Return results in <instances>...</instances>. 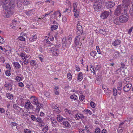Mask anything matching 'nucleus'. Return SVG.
Segmentation results:
<instances>
[{"label":"nucleus","instance_id":"nucleus-1","mask_svg":"<svg viewBox=\"0 0 133 133\" xmlns=\"http://www.w3.org/2000/svg\"><path fill=\"white\" fill-rule=\"evenodd\" d=\"M3 3L2 7L4 9L8 11L4 13L3 16L5 17L8 18L14 13L12 10L15 8V3L14 0H11L8 4L6 0Z\"/></svg>","mask_w":133,"mask_h":133},{"label":"nucleus","instance_id":"nucleus-2","mask_svg":"<svg viewBox=\"0 0 133 133\" xmlns=\"http://www.w3.org/2000/svg\"><path fill=\"white\" fill-rule=\"evenodd\" d=\"M130 0H122L123 7L124 10V14H127V12L129 8V5L130 2Z\"/></svg>","mask_w":133,"mask_h":133},{"label":"nucleus","instance_id":"nucleus-3","mask_svg":"<svg viewBox=\"0 0 133 133\" xmlns=\"http://www.w3.org/2000/svg\"><path fill=\"white\" fill-rule=\"evenodd\" d=\"M124 11L122 13L123 15H121L119 17V21L120 22L124 23L127 22L128 20L129 17L127 14V12L125 14H123Z\"/></svg>","mask_w":133,"mask_h":133},{"label":"nucleus","instance_id":"nucleus-4","mask_svg":"<svg viewBox=\"0 0 133 133\" xmlns=\"http://www.w3.org/2000/svg\"><path fill=\"white\" fill-rule=\"evenodd\" d=\"M102 5V2L101 1H98L95 2L93 7L96 11H99L101 10Z\"/></svg>","mask_w":133,"mask_h":133},{"label":"nucleus","instance_id":"nucleus-5","mask_svg":"<svg viewBox=\"0 0 133 133\" xmlns=\"http://www.w3.org/2000/svg\"><path fill=\"white\" fill-rule=\"evenodd\" d=\"M73 9L75 12L74 16L76 18H77L79 15V11L77 8V5L76 3L73 4Z\"/></svg>","mask_w":133,"mask_h":133},{"label":"nucleus","instance_id":"nucleus-6","mask_svg":"<svg viewBox=\"0 0 133 133\" xmlns=\"http://www.w3.org/2000/svg\"><path fill=\"white\" fill-rule=\"evenodd\" d=\"M123 8V6H122L120 5L118 6L115 11V14L116 15H118L122 11H123V12L124 11Z\"/></svg>","mask_w":133,"mask_h":133},{"label":"nucleus","instance_id":"nucleus-7","mask_svg":"<svg viewBox=\"0 0 133 133\" xmlns=\"http://www.w3.org/2000/svg\"><path fill=\"white\" fill-rule=\"evenodd\" d=\"M105 4L106 7L108 9L113 8L115 5V3L113 2H107Z\"/></svg>","mask_w":133,"mask_h":133},{"label":"nucleus","instance_id":"nucleus-8","mask_svg":"<svg viewBox=\"0 0 133 133\" xmlns=\"http://www.w3.org/2000/svg\"><path fill=\"white\" fill-rule=\"evenodd\" d=\"M109 14V12L105 11L102 12L100 17L102 19H105L108 17Z\"/></svg>","mask_w":133,"mask_h":133},{"label":"nucleus","instance_id":"nucleus-9","mask_svg":"<svg viewBox=\"0 0 133 133\" xmlns=\"http://www.w3.org/2000/svg\"><path fill=\"white\" fill-rule=\"evenodd\" d=\"M131 87V83L127 84L123 87V90L125 92H128L130 90Z\"/></svg>","mask_w":133,"mask_h":133},{"label":"nucleus","instance_id":"nucleus-10","mask_svg":"<svg viewBox=\"0 0 133 133\" xmlns=\"http://www.w3.org/2000/svg\"><path fill=\"white\" fill-rule=\"evenodd\" d=\"M24 107L27 109H32L33 105L30 102H28L25 103Z\"/></svg>","mask_w":133,"mask_h":133},{"label":"nucleus","instance_id":"nucleus-11","mask_svg":"<svg viewBox=\"0 0 133 133\" xmlns=\"http://www.w3.org/2000/svg\"><path fill=\"white\" fill-rule=\"evenodd\" d=\"M121 43V41L119 39H117L113 42L112 43V44L114 46L116 47L118 45H120Z\"/></svg>","mask_w":133,"mask_h":133},{"label":"nucleus","instance_id":"nucleus-12","mask_svg":"<svg viewBox=\"0 0 133 133\" xmlns=\"http://www.w3.org/2000/svg\"><path fill=\"white\" fill-rule=\"evenodd\" d=\"M14 66L16 70H19L21 68V65L18 62H13L12 63Z\"/></svg>","mask_w":133,"mask_h":133},{"label":"nucleus","instance_id":"nucleus-13","mask_svg":"<svg viewBox=\"0 0 133 133\" xmlns=\"http://www.w3.org/2000/svg\"><path fill=\"white\" fill-rule=\"evenodd\" d=\"M83 33V31L82 26L77 27V34L78 36H79Z\"/></svg>","mask_w":133,"mask_h":133},{"label":"nucleus","instance_id":"nucleus-14","mask_svg":"<svg viewBox=\"0 0 133 133\" xmlns=\"http://www.w3.org/2000/svg\"><path fill=\"white\" fill-rule=\"evenodd\" d=\"M31 99L33 100L34 104L35 105H38L39 104V102H38V100L37 98L36 97L34 96H32Z\"/></svg>","mask_w":133,"mask_h":133},{"label":"nucleus","instance_id":"nucleus-15","mask_svg":"<svg viewBox=\"0 0 133 133\" xmlns=\"http://www.w3.org/2000/svg\"><path fill=\"white\" fill-rule=\"evenodd\" d=\"M79 36H78L77 38H75L74 43L76 46H77L79 44L80 37Z\"/></svg>","mask_w":133,"mask_h":133},{"label":"nucleus","instance_id":"nucleus-16","mask_svg":"<svg viewBox=\"0 0 133 133\" xmlns=\"http://www.w3.org/2000/svg\"><path fill=\"white\" fill-rule=\"evenodd\" d=\"M62 123L65 128H69L71 126L69 122L67 121H64Z\"/></svg>","mask_w":133,"mask_h":133},{"label":"nucleus","instance_id":"nucleus-17","mask_svg":"<svg viewBox=\"0 0 133 133\" xmlns=\"http://www.w3.org/2000/svg\"><path fill=\"white\" fill-rule=\"evenodd\" d=\"M59 50L58 49H56L55 50H54L52 52L53 55L57 56L59 54Z\"/></svg>","mask_w":133,"mask_h":133},{"label":"nucleus","instance_id":"nucleus-18","mask_svg":"<svg viewBox=\"0 0 133 133\" xmlns=\"http://www.w3.org/2000/svg\"><path fill=\"white\" fill-rule=\"evenodd\" d=\"M37 39V36L36 35H32V37L29 38V40L31 42H33L35 41Z\"/></svg>","mask_w":133,"mask_h":133},{"label":"nucleus","instance_id":"nucleus-19","mask_svg":"<svg viewBox=\"0 0 133 133\" xmlns=\"http://www.w3.org/2000/svg\"><path fill=\"white\" fill-rule=\"evenodd\" d=\"M57 120L59 122H60L63 120L64 118L60 115H58L57 117Z\"/></svg>","mask_w":133,"mask_h":133},{"label":"nucleus","instance_id":"nucleus-20","mask_svg":"<svg viewBox=\"0 0 133 133\" xmlns=\"http://www.w3.org/2000/svg\"><path fill=\"white\" fill-rule=\"evenodd\" d=\"M83 74L82 72H79L78 75V77L77 78L78 80L79 81H80L83 79Z\"/></svg>","mask_w":133,"mask_h":133},{"label":"nucleus","instance_id":"nucleus-21","mask_svg":"<svg viewBox=\"0 0 133 133\" xmlns=\"http://www.w3.org/2000/svg\"><path fill=\"white\" fill-rule=\"evenodd\" d=\"M35 11V10L32 9L31 10L28 11L27 12H26V15L28 16H30L34 13Z\"/></svg>","mask_w":133,"mask_h":133},{"label":"nucleus","instance_id":"nucleus-22","mask_svg":"<svg viewBox=\"0 0 133 133\" xmlns=\"http://www.w3.org/2000/svg\"><path fill=\"white\" fill-rule=\"evenodd\" d=\"M6 96L9 99H13V95L10 93H7L6 94Z\"/></svg>","mask_w":133,"mask_h":133},{"label":"nucleus","instance_id":"nucleus-23","mask_svg":"<svg viewBox=\"0 0 133 133\" xmlns=\"http://www.w3.org/2000/svg\"><path fill=\"white\" fill-rule=\"evenodd\" d=\"M132 6L130 10V13L132 16H133V0L131 1Z\"/></svg>","mask_w":133,"mask_h":133},{"label":"nucleus","instance_id":"nucleus-24","mask_svg":"<svg viewBox=\"0 0 133 133\" xmlns=\"http://www.w3.org/2000/svg\"><path fill=\"white\" fill-rule=\"evenodd\" d=\"M118 18L117 17H115L114 18L113 20V23L116 25H118L119 22Z\"/></svg>","mask_w":133,"mask_h":133},{"label":"nucleus","instance_id":"nucleus-25","mask_svg":"<svg viewBox=\"0 0 133 133\" xmlns=\"http://www.w3.org/2000/svg\"><path fill=\"white\" fill-rule=\"evenodd\" d=\"M66 38L65 37H64L62 39V43L64 47L66 45Z\"/></svg>","mask_w":133,"mask_h":133},{"label":"nucleus","instance_id":"nucleus-26","mask_svg":"<svg viewBox=\"0 0 133 133\" xmlns=\"http://www.w3.org/2000/svg\"><path fill=\"white\" fill-rule=\"evenodd\" d=\"M11 85V83L7 81L5 82L4 86L5 87L9 88V87Z\"/></svg>","mask_w":133,"mask_h":133},{"label":"nucleus","instance_id":"nucleus-27","mask_svg":"<svg viewBox=\"0 0 133 133\" xmlns=\"http://www.w3.org/2000/svg\"><path fill=\"white\" fill-rule=\"evenodd\" d=\"M58 25L56 24L55 25H52L51 26V30L52 31L57 29L58 28Z\"/></svg>","mask_w":133,"mask_h":133},{"label":"nucleus","instance_id":"nucleus-28","mask_svg":"<svg viewBox=\"0 0 133 133\" xmlns=\"http://www.w3.org/2000/svg\"><path fill=\"white\" fill-rule=\"evenodd\" d=\"M71 6L70 4V5L69 6L68 8H66L65 9V11H64V12H70L71 10Z\"/></svg>","mask_w":133,"mask_h":133},{"label":"nucleus","instance_id":"nucleus-29","mask_svg":"<svg viewBox=\"0 0 133 133\" xmlns=\"http://www.w3.org/2000/svg\"><path fill=\"white\" fill-rule=\"evenodd\" d=\"M9 50H7L6 49H5V48H3L2 46H0V49L2 51H4V52H6L7 51H10L11 50V48L10 47H9Z\"/></svg>","mask_w":133,"mask_h":133},{"label":"nucleus","instance_id":"nucleus-30","mask_svg":"<svg viewBox=\"0 0 133 133\" xmlns=\"http://www.w3.org/2000/svg\"><path fill=\"white\" fill-rule=\"evenodd\" d=\"M23 4L25 5H28L30 4V2L29 0H24L23 2Z\"/></svg>","mask_w":133,"mask_h":133},{"label":"nucleus","instance_id":"nucleus-31","mask_svg":"<svg viewBox=\"0 0 133 133\" xmlns=\"http://www.w3.org/2000/svg\"><path fill=\"white\" fill-rule=\"evenodd\" d=\"M96 54V52L95 51H92L90 52V54L91 56L94 57Z\"/></svg>","mask_w":133,"mask_h":133},{"label":"nucleus","instance_id":"nucleus-32","mask_svg":"<svg viewBox=\"0 0 133 133\" xmlns=\"http://www.w3.org/2000/svg\"><path fill=\"white\" fill-rule=\"evenodd\" d=\"M70 98L72 99L76 100L77 98V97L76 95L73 94L70 96Z\"/></svg>","mask_w":133,"mask_h":133},{"label":"nucleus","instance_id":"nucleus-33","mask_svg":"<svg viewBox=\"0 0 133 133\" xmlns=\"http://www.w3.org/2000/svg\"><path fill=\"white\" fill-rule=\"evenodd\" d=\"M99 32L101 34L103 35H104L106 33V32L104 29H100L99 31Z\"/></svg>","mask_w":133,"mask_h":133},{"label":"nucleus","instance_id":"nucleus-34","mask_svg":"<svg viewBox=\"0 0 133 133\" xmlns=\"http://www.w3.org/2000/svg\"><path fill=\"white\" fill-rule=\"evenodd\" d=\"M44 94L46 97L48 98H50V95L49 93V92L47 91H45L44 92Z\"/></svg>","mask_w":133,"mask_h":133},{"label":"nucleus","instance_id":"nucleus-35","mask_svg":"<svg viewBox=\"0 0 133 133\" xmlns=\"http://www.w3.org/2000/svg\"><path fill=\"white\" fill-rule=\"evenodd\" d=\"M6 114L8 118L10 119H11L12 118V117L10 116V113L8 112V110H7L6 111Z\"/></svg>","mask_w":133,"mask_h":133},{"label":"nucleus","instance_id":"nucleus-36","mask_svg":"<svg viewBox=\"0 0 133 133\" xmlns=\"http://www.w3.org/2000/svg\"><path fill=\"white\" fill-rule=\"evenodd\" d=\"M100 129L99 128H97L95 129L94 132L95 133H100Z\"/></svg>","mask_w":133,"mask_h":133},{"label":"nucleus","instance_id":"nucleus-37","mask_svg":"<svg viewBox=\"0 0 133 133\" xmlns=\"http://www.w3.org/2000/svg\"><path fill=\"white\" fill-rule=\"evenodd\" d=\"M67 77L68 79L70 81L72 79V75L71 73L70 72H68L67 74Z\"/></svg>","mask_w":133,"mask_h":133},{"label":"nucleus","instance_id":"nucleus-38","mask_svg":"<svg viewBox=\"0 0 133 133\" xmlns=\"http://www.w3.org/2000/svg\"><path fill=\"white\" fill-rule=\"evenodd\" d=\"M84 110L85 112H86L85 113L86 114H89L90 115H91V111L90 110L88 109H85Z\"/></svg>","mask_w":133,"mask_h":133},{"label":"nucleus","instance_id":"nucleus-39","mask_svg":"<svg viewBox=\"0 0 133 133\" xmlns=\"http://www.w3.org/2000/svg\"><path fill=\"white\" fill-rule=\"evenodd\" d=\"M48 46H50V47H51V50L52 51H53L54 50H55V49H57L56 48V46L55 45H50Z\"/></svg>","mask_w":133,"mask_h":133},{"label":"nucleus","instance_id":"nucleus-40","mask_svg":"<svg viewBox=\"0 0 133 133\" xmlns=\"http://www.w3.org/2000/svg\"><path fill=\"white\" fill-rule=\"evenodd\" d=\"M6 67L8 69L7 70H9V71H11V69L10 65L9 63H8L6 65Z\"/></svg>","mask_w":133,"mask_h":133},{"label":"nucleus","instance_id":"nucleus-41","mask_svg":"<svg viewBox=\"0 0 133 133\" xmlns=\"http://www.w3.org/2000/svg\"><path fill=\"white\" fill-rule=\"evenodd\" d=\"M36 105H37V106L35 111L37 112H38L40 110L41 107H40V106H39V104Z\"/></svg>","mask_w":133,"mask_h":133},{"label":"nucleus","instance_id":"nucleus-42","mask_svg":"<svg viewBox=\"0 0 133 133\" xmlns=\"http://www.w3.org/2000/svg\"><path fill=\"white\" fill-rule=\"evenodd\" d=\"M15 79L18 82H20L22 80V78L19 76H17L15 78Z\"/></svg>","mask_w":133,"mask_h":133},{"label":"nucleus","instance_id":"nucleus-43","mask_svg":"<svg viewBox=\"0 0 133 133\" xmlns=\"http://www.w3.org/2000/svg\"><path fill=\"white\" fill-rule=\"evenodd\" d=\"M10 71L9 70H6L5 72L6 75L8 76H10L11 75Z\"/></svg>","mask_w":133,"mask_h":133},{"label":"nucleus","instance_id":"nucleus-44","mask_svg":"<svg viewBox=\"0 0 133 133\" xmlns=\"http://www.w3.org/2000/svg\"><path fill=\"white\" fill-rule=\"evenodd\" d=\"M119 54V53L118 51H115V52L114 54V56L115 57H116L118 56V55Z\"/></svg>","mask_w":133,"mask_h":133},{"label":"nucleus","instance_id":"nucleus-45","mask_svg":"<svg viewBox=\"0 0 133 133\" xmlns=\"http://www.w3.org/2000/svg\"><path fill=\"white\" fill-rule=\"evenodd\" d=\"M5 61V59L3 56L0 57V61L2 63H4Z\"/></svg>","mask_w":133,"mask_h":133},{"label":"nucleus","instance_id":"nucleus-46","mask_svg":"<svg viewBox=\"0 0 133 133\" xmlns=\"http://www.w3.org/2000/svg\"><path fill=\"white\" fill-rule=\"evenodd\" d=\"M117 90L115 88H114L113 89V93L114 96H116L117 95Z\"/></svg>","mask_w":133,"mask_h":133},{"label":"nucleus","instance_id":"nucleus-47","mask_svg":"<svg viewBox=\"0 0 133 133\" xmlns=\"http://www.w3.org/2000/svg\"><path fill=\"white\" fill-rule=\"evenodd\" d=\"M23 63H24V64L26 65L28 63H29V62L28 61V60L26 58H25V59H23Z\"/></svg>","mask_w":133,"mask_h":133},{"label":"nucleus","instance_id":"nucleus-48","mask_svg":"<svg viewBox=\"0 0 133 133\" xmlns=\"http://www.w3.org/2000/svg\"><path fill=\"white\" fill-rule=\"evenodd\" d=\"M18 39L19 40L22 41H24L25 40V39L24 37L22 36H20L19 37Z\"/></svg>","mask_w":133,"mask_h":133},{"label":"nucleus","instance_id":"nucleus-49","mask_svg":"<svg viewBox=\"0 0 133 133\" xmlns=\"http://www.w3.org/2000/svg\"><path fill=\"white\" fill-rule=\"evenodd\" d=\"M4 43V39L1 36H0V43L3 44Z\"/></svg>","mask_w":133,"mask_h":133},{"label":"nucleus","instance_id":"nucleus-50","mask_svg":"<svg viewBox=\"0 0 133 133\" xmlns=\"http://www.w3.org/2000/svg\"><path fill=\"white\" fill-rule=\"evenodd\" d=\"M22 3L21 2L19 1L17 2V6L18 8H19L22 5Z\"/></svg>","mask_w":133,"mask_h":133},{"label":"nucleus","instance_id":"nucleus-51","mask_svg":"<svg viewBox=\"0 0 133 133\" xmlns=\"http://www.w3.org/2000/svg\"><path fill=\"white\" fill-rule=\"evenodd\" d=\"M24 132L25 133H31V131L30 130L28 129H25L24 130Z\"/></svg>","mask_w":133,"mask_h":133},{"label":"nucleus","instance_id":"nucleus-52","mask_svg":"<svg viewBox=\"0 0 133 133\" xmlns=\"http://www.w3.org/2000/svg\"><path fill=\"white\" fill-rule=\"evenodd\" d=\"M100 77L99 76H97L96 77V81H95L96 83V82L97 83H99V82L100 79Z\"/></svg>","mask_w":133,"mask_h":133},{"label":"nucleus","instance_id":"nucleus-53","mask_svg":"<svg viewBox=\"0 0 133 133\" xmlns=\"http://www.w3.org/2000/svg\"><path fill=\"white\" fill-rule=\"evenodd\" d=\"M79 115L78 114H76L75 115V118L76 120H78L79 119Z\"/></svg>","mask_w":133,"mask_h":133},{"label":"nucleus","instance_id":"nucleus-54","mask_svg":"<svg viewBox=\"0 0 133 133\" xmlns=\"http://www.w3.org/2000/svg\"><path fill=\"white\" fill-rule=\"evenodd\" d=\"M36 121L39 123H41L42 121V119L40 117H38L36 118Z\"/></svg>","mask_w":133,"mask_h":133},{"label":"nucleus","instance_id":"nucleus-55","mask_svg":"<svg viewBox=\"0 0 133 133\" xmlns=\"http://www.w3.org/2000/svg\"><path fill=\"white\" fill-rule=\"evenodd\" d=\"M90 105L93 108H94L95 107V104L93 102H91L90 103Z\"/></svg>","mask_w":133,"mask_h":133},{"label":"nucleus","instance_id":"nucleus-56","mask_svg":"<svg viewBox=\"0 0 133 133\" xmlns=\"http://www.w3.org/2000/svg\"><path fill=\"white\" fill-rule=\"evenodd\" d=\"M30 117L31 119L33 121H35L36 119V118L35 116L33 115H31L30 116Z\"/></svg>","mask_w":133,"mask_h":133},{"label":"nucleus","instance_id":"nucleus-57","mask_svg":"<svg viewBox=\"0 0 133 133\" xmlns=\"http://www.w3.org/2000/svg\"><path fill=\"white\" fill-rule=\"evenodd\" d=\"M84 97L85 96L83 95H82L81 96H80L79 97V99L80 101H82L84 98Z\"/></svg>","mask_w":133,"mask_h":133},{"label":"nucleus","instance_id":"nucleus-58","mask_svg":"<svg viewBox=\"0 0 133 133\" xmlns=\"http://www.w3.org/2000/svg\"><path fill=\"white\" fill-rule=\"evenodd\" d=\"M17 125V124L16 123L12 122L11 123V126L12 127L13 126H15Z\"/></svg>","mask_w":133,"mask_h":133},{"label":"nucleus","instance_id":"nucleus-59","mask_svg":"<svg viewBox=\"0 0 133 133\" xmlns=\"http://www.w3.org/2000/svg\"><path fill=\"white\" fill-rule=\"evenodd\" d=\"M0 113H3L5 112V110L3 108H0Z\"/></svg>","mask_w":133,"mask_h":133},{"label":"nucleus","instance_id":"nucleus-60","mask_svg":"<svg viewBox=\"0 0 133 133\" xmlns=\"http://www.w3.org/2000/svg\"><path fill=\"white\" fill-rule=\"evenodd\" d=\"M124 129H121L118 128V133H122Z\"/></svg>","mask_w":133,"mask_h":133},{"label":"nucleus","instance_id":"nucleus-61","mask_svg":"<svg viewBox=\"0 0 133 133\" xmlns=\"http://www.w3.org/2000/svg\"><path fill=\"white\" fill-rule=\"evenodd\" d=\"M79 119L81 118V119L82 120L84 118V116H83V115L82 114H79Z\"/></svg>","mask_w":133,"mask_h":133},{"label":"nucleus","instance_id":"nucleus-62","mask_svg":"<svg viewBox=\"0 0 133 133\" xmlns=\"http://www.w3.org/2000/svg\"><path fill=\"white\" fill-rule=\"evenodd\" d=\"M54 92L55 94L57 95H58L59 94V92L56 90H54Z\"/></svg>","mask_w":133,"mask_h":133},{"label":"nucleus","instance_id":"nucleus-63","mask_svg":"<svg viewBox=\"0 0 133 133\" xmlns=\"http://www.w3.org/2000/svg\"><path fill=\"white\" fill-rule=\"evenodd\" d=\"M131 64L133 65V55H131L130 57Z\"/></svg>","mask_w":133,"mask_h":133},{"label":"nucleus","instance_id":"nucleus-64","mask_svg":"<svg viewBox=\"0 0 133 133\" xmlns=\"http://www.w3.org/2000/svg\"><path fill=\"white\" fill-rule=\"evenodd\" d=\"M101 133H107V131L105 129H103L101 132Z\"/></svg>","mask_w":133,"mask_h":133}]
</instances>
